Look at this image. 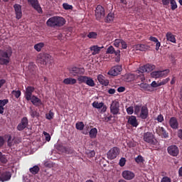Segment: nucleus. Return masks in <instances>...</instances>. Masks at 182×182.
Segmentation results:
<instances>
[{
    "label": "nucleus",
    "mask_w": 182,
    "mask_h": 182,
    "mask_svg": "<svg viewBox=\"0 0 182 182\" xmlns=\"http://www.w3.org/2000/svg\"><path fill=\"white\" fill-rule=\"evenodd\" d=\"M139 87H141V90L144 92H154V88L151 87L150 85L144 82H141V84L138 85Z\"/></svg>",
    "instance_id": "23"
},
{
    "label": "nucleus",
    "mask_w": 182,
    "mask_h": 182,
    "mask_svg": "<svg viewBox=\"0 0 182 182\" xmlns=\"http://www.w3.org/2000/svg\"><path fill=\"white\" fill-rule=\"evenodd\" d=\"M167 151L170 156L172 157H177L180 153L178 147L176 145H171L167 148Z\"/></svg>",
    "instance_id": "13"
},
{
    "label": "nucleus",
    "mask_w": 182,
    "mask_h": 182,
    "mask_svg": "<svg viewBox=\"0 0 182 182\" xmlns=\"http://www.w3.org/2000/svg\"><path fill=\"white\" fill-rule=\"evenodd\" d=\"M77 80L75 78L68 77L63 80V83L64 85H75L77 83Z\"/></svg>",
    "instance_id": "31"
},
{
    "label": "nucleus",
    "mask_w": 182,
    "mask_h": 182,
    "mask_svg": "<svg viewBox=\"0 0 182 182\" xmlns=\"http://www.w3.org/2000/svg\"><path fill=\"white\" fill-rule=\"evenodd\" d=\"M156 69V65L152 64H146L139 68V72H140V75H137L136 77L141 82H144L146 78L144 77V75L143 73H149Z\"/></svg>",
    "instance_id": "4"
},
{
    "label": "nucleus",
    "mask_w": 182,
    "mask_h": 182,
    "mask_svg": "<svg viewBox=\"0 0 182 182\" xmlns=\"http://www.w3.org/2000/svg\"><path fill=\"white\" fill-rule=\"evenodd\" d=\"M41 168H39V166L36 165L29 168L30 173H31V174H33V175L38 174Z\"/></svg>",
    "instance_id": "33"
},
{
    "label": "nucleus",
    "mask_w": 182,
    "mask_h": 182,
    "mask_svg": "<svg viewBox=\"0 0 182 182\" xmlns=\"http://www.w3.org/2000/svg\"><path fill=\"white\" fill-rule=\"evenodd\" d=\"M161 182H171V178L168 176H164L161 178Z\"/></svg>",
    "instance_id": "55"
},
{
    "label": "nucleus",
    "mask_w": 182,
    "mask_h": 182,
    "mask_svg": "<svg viewBox=\"0 0 182 182\" xmlns=\"http://www.w3.org/2000/svg\"><path fill=\"white\" fill-rule=\"evenodd\" d=\"M122 177L125 178V180H133V178H134V173L130 171H124L122 172Z\"/></svg>",
    "instance_id": "25"
},
{
    "label": "nucleus",
    "mask_w": 182,
    "mask_h": 182,
    "mask_svg": "<svg viewBox=\"0 0 182 182\" xmlns=\"http://www.w3.org/2000/svg\"><path fill=\"white\" fill-rule=\"evenodd\" d=\"M122 39H115L114 41V46L116 48H119L120 46V44L122 43Z\"/></svg>",
    "instance_id": "51"
},
{
    "label": "nucleus",
    "mask_w": 182,
    "mask_h": 182,
    "mask_svg": "<svg viewBox=\"0 0 182 182\" xmlns=\"http://www.w3.org/2000/svg\"><path fill=\"white\" fill-rule=\"evenodd\" d=\"M90 139H96V137H97V129L92 128L90 129Z\"/></svg>",
    "instance_id": "32"
},
{
    "label": "nucleus",
    "mask_w": 182,
    "mask_h": 182,
    "mask_svg": "<svg viewBox=\"0 0 182 182\" xmlns=\"http://www.w3.org/2000/svg\"><path fill=\"white\" fill-rule=\"evenodd\" d=\"M114 20V14L113 13H109L105 19V22L110 23V22H113Z\"/></svg>",
    "instance_id": "37"
},
{
    "label": "nucleus",
    "mask_w": 182,
    "mask_h": 182,
    "mask_svg": "<svg viewBox=\"0 0 182 182\" xmlns=\"http://www.w3.org/2000/svg\"><path fill=\"white\" fill-rule=\"evenodd\" d=\"M4 144H5V139L4 136H0V149L1 147H4Z\"/></svg>",
    "instance_id": "59"
},
{
    "label": "nucleus",
    "mask_w": 182,
    "mask_h": 182,
    "mask_svg": "<svg viewBox=\"0 0 182 182\" xmlns=\"http://www.w3.org/2000/svg\"><path fill=\"white\" fill-rule=\"evenodd\" d=\"M149 41H151V42H154L156 43L159 41V39H157V38L156 37L151 36L149 37Z\"/></svg>",
    "instance_id": "61"
},
{
    "label": "nucleus",
    "mask_w": 182,
    "mask_h": 182,
    "mask_svg": "<svg viewBox=\"0 0 182 182\" xmlns=\"http://www.w3.org/2000/svg\"><path fill=\"white\" fill-rule=\"evenodd\" d=\"M149 85L152 87V89H154V87H159V85H157V82L156 81H153Z\"/></svg>",
    "instance_id": "62"
},
{
    "label": "nucleus",
    "mask_w": 182,
    "mask_h": 182,
    "mask_svg": "<svg viewBox=\"0 0 182 182\" xmlns=\"http://www.w3.org/2000/svg\"><path fill=\"white\" fill-rule=\"evenodd\" d=\"M169 126H171V129H178V121L177 120V118L174 117H171L169 119Z\"/></svg>",
    "instance_id": "26"
},
{
    "label": "nucleus",
    "mask_w": 182,
    "mask_h": 182,
    "mask_svg": "<svg viewBox=\"0 0 182 182\" xmlns=\"http://www.w3.org/2000/svg\"><path fill=\"white\" fill-rule=\"evenodd\" d=\"M33 92H35V87L27 86L24 92V97L27 102H31L33 106L39 107V106H42L43 105V102H42V100L36 95H33Z\"/></svg>",
    "instance_id": "1"
},
{
    "label": "nucleus",
    "mask_w": 182,
    "mask_h": 182,
    "mask_svg": "<svg viewBox=\"0 0 182 182\" xmlns=\"http://www.w3.org/2000/svg\"><path fill=\"white\" fill-rule=\"evenodd\" d=\"M13 143L14 142L12 141V136H9L7 141V146H9V147H12Z\"/></svg>",
    "instance_id": "54"
},
{
    "label": "nucleus",
    "mask_w": 182,
    "mask_h": 182,
    "mask_svg": "<svg viewBox=\"0 0 182 182\" xmlns=\"http://www.w3.org/2000/svg\"><path fill=\"white\" fill-rule=\"evenodd\" d=\"M135 161L137 163V164L144 163V158L141 155H139L136 158H135Z\"/></svg>",
    "instance_id": "45"
},
{
    "label": "nucleus",
    "mask_w": 182,
    "mask_h": 182,
    "mask_svg": "<svg viewBox=\"0 0 182 182\" xmlns=\"http://www.w3.org/2000/svg\"><path fill=\"white\" fill-rule=\"evenodd\" d=\"M11 94L15 96L16 99H19V97H21V95H22V92H21V90H13Z\"/></svg>",
    "instance_id": "44"
},
{
    "label": "nucleus",
    "mask_w": 182,
    "mask_h": 182,
    "mask_svg": "<svg viewBox=\"0 0 182 182\" xmlns=\"http://www.w3.org/2000/svg\"><path fill=\"white\" fill-rule=\"evenodd\" d=\"M110 113L114 115L120 114V103L119 101L114 100L110 105Z\"/></svg>",
    "instance_id": "7"
},
{
    "label": "nucleus",
    "mask_w": 182,
    "mask_h": 182,
    "mask_svg": "<svg viewBox=\"0 0 182 182\" xmlns=\"http://www.w3.org/2000/svg\"><path fill=\"white\" fill-rule=\"evenodd\" d=\"M87 78V76L79 75L77 77V80L78 82H80V83H86Z\"/></svg>",
    "instance_id": "41"
},
{
    "label": "nucleus",
    "mask_w": 182,
    "mask_h": 182,
    "mask_svg": "<svg viewBox=\"0 0 182 182\" xmlns=\"http://www.w3.org/2000/svg\"><path fill=\"white\" fill-rule=\"evenodd\" d=\"M127 119H128V124H130L132 127H137L139 126V122H137L136 116H129Z\"/></svg>",
    "instance_id": "21"
},
{
    "label": "nucleus",
    "mask_w": 182,
    "mask_h": 182,
    "mask_svg": "<svg viewBox=\"0 0 182 182\" xmlns=\"http://www.w3.org/2000/svg\"><path fill=\"white\" fill-rule=\"evenodd\" d=\"M124 90H126L124 87H119L117 88V92H119V93H122V92H124Z\"/></svg>",
    "instance_id": "63"
},
{
    "label": "nucleus",
    "mask_w": 182,
    "mask_h": 182,
    "mask_svg": "<svg viewBox=\"0 0 182 182\" xmlns=\"http://www.w3.org/2000/svg\"><path fill=\"white\" fill-rule=\"evenodd\" d=\"M57 149L63 151V153H65L66 154H73L75 151L73 149L70 148H66L60 144H58L57 146Z\"/></svg>",
    "instance_id": "24"
},
{
    "label": "nucleus",
    "mask_w": 182,
    "mask_h": 182,
    "mask_svg": "<svg viewBox=\"0 0 182 182\" xmlns=\"http://www.w3.org/2000/svg\"><path fill=\"white\" fill-rule=\"evenodd\" d=\"M106 53H109L110 55H113V53H114L115 56H117L115 61L120 62V50H116L113 46H110L107 49Z\"/></svg>",
    "instance_id": "16"
},
{
    "label": "nucleus",
    "mask_w": 182,
    "mask_h": 182,
    "mask_svg": "<svg viewBox=\"0 0 182 182\" xmlns=\"http://www.w3.org/2000/svg\"><path fill=\"white\" fill-rule=\"evenodd\" d=\"M63 8H64V9H65L66 11H69V10L73 9V5H70L68 3H64L63 4Z\"/></svg>",
    "instance_id": "47"
},
{
    "label": "nucleus",
    "mask_w": 182,
    "mask_h": 182,
    "mask_svg": "<svg viewBox=\"0 0 182 182\" xmlns=\"http://www.w3.org/2000/svg\"><path fill=\"white\" fill-rule=\"evenodd\" d=\"M0 161L3 164H6V163H8V159H6V156L5 155H1L0 158Z\"/></svg>",
    "instance_id": "50"
},
{
    "label": "nucleus",
    "mask_w": 182,
    "mask_h": 182,
    "mask_svg": "<svg viewBox=\"0 0 182 182\" xmlns=\"http://www.w3.org/2000/svg\"><path fill=\"white\" fill-rule=\"evenodd\" d=\"M156 133L159 134V136H162L164 139H168V133L164 129L163 127H156Z\"/></svg>",
    "instance_id": "22"
},
{
    "label": "nucleus",
    "mask_w": 182,
    "mask_h": 182,
    "mask_svg": "<svg viewBox=\"0 0 182 182\" xmlns=\"http://www.w3.org/2000/svg\"><path fill=\"white\" fill-rule=\"evenodd\" d=\"M11 177H12L11 172L0 169V181H8L11 180Z\"/></svg>",
    "instance_id": "15"
},
{
    "label": "nucleus",
    "mask_w": 182,
    "mask_h": 182,
    "mask_svg": "<svg viewBox=\"0 0 182 182\" xmlns=\"http://www.w3.org/2000/svg\"><path fill=\"white\" fill-rule=\"evenodd\" d=\"M70 75L72 76H81V75H84L85 73V68H79L77 67H73L69 70Z\"/></svg>",
    "instance_id": "11"
},
{
    "label": "nucleus",
    "mask_w": 182,
    "mask_h": 182,
    "mask_svg": "<svg viewBox=\"0 0 182 182\" xmlns=\"http://www.w3.org/2000/svg\"><path fill=\"white\" fill-rule=\"evenodd\" d=\"M28 124H29V120L28 119V117H23L21 120V122L17 126V130H18V132H22V130H25V129L28 127Z\"/></svg>",
    "instance_id": "14"
},
{
    "label": "nucleus",
    "mask_w": 182,
    "mask_h": 182,
    "mask_svg": "<svg viewBox=\"0 0 182 182\" xmlns=\"http://www.w3.org/2000/svg\"><path fill=\"white\" fill-rule=\"evenodd\" d=\"M169 4H171V9L172 11H176V9H177V3L176 2V0H171Z\"/></svg>",
    "instance_id": "46"
},
{
    "label": "nucleus",
    "mask_w": 182,
    "mask_h": 182,
    "mask_svg": "<svg viewBox=\"0 0 182 182\" xmlns=\"http://www.w3.org/2000/svg\"><path fill=\"white\" fill-rule=\"evenodd\" d=\"M12 48L9 47L5 50H0V65H8L11 62Z\"/></svg>",
    "instance_id": "3"
},
{
    "label": "nucleus",
    "mask_w": 182,
    "mask_h": 182,
    "mask_svg": "<svg viewBox=\"0 0 182 182\" xmlns=\"http://www.w3.org/2000/svg\"><path fill=\"white\" fill-rule=\"evenodd\" d=\"M86 154L87 157H89L90 159H92L95 157V156H96V152L95 151V150H92V151L88 150L86 151Z\"/></svg>",
    "instance_id": "43"
},
{
    "label": "nucleus",
    "mask_w": 182,
    "mask_h": 182,
    "mask_svg": "<svg viewBox=\"0 0 182 182\" xmlns=\"http://www.w3.org/2000/svg\"><path fill=\"white\" fill-rule=\"evenodd\" d=\"M166 40L172 43H176V36H174L171 32H168L166 34Z\"/></svg>",
    "instance_id": "29"
},
{
    "label": "nucleus",
    "mask_w": 182,
    "mask_h": 182,
    "mask_svg": "<svg viewBox=\"0 0 182 182\" xmlns=\"http://www.w3.org/2000/svg\"><path fill=\"white\" fill-rule=\"evenodd\" d=\"M65 23H66V20L60 16H53L46 21L47 26H50V28H60Z\"/></svg>",
    "instance_id": "2"
},
{
    "label": "nucleus",
    "mask_w": 182,
    "mask_h": 182,
    "mask_svg": "<svg viewBox=\"0 0 182 182\" xmlns=\"http://www.w3.org/2000/svg\"><path fill=\"white\" fill-rule=\"evenodd\" d=\"M9 103V100H0V114H4V112L5 111V108L4 107L6 105Z\"/></svg>",
    "instance_id": "28"
},
{
    "label": "nucleus",
    "mask_w": 182,
    "mask_h": 182,
    "mask_svg": "<svg viewBox=\"0 0 182 182\" xmlns=\"http://www.w3.org/2000/svg\"><path fill=\"white\" fill-rule=\"evenodd\" d=\"M136 48L138 50L144 51V50H146L147 46L144 44H138L136 45Z\"/></svg>",
    "instance_id": "42"
},
{
    "label": "nucleus",
    "mask_w": 182,
    "mask_h": 182,
    "mask_svg": "<svg viewBox=\"0 0 182 182\" xmlns=\"http://www.w3.org/2000/svg\"><path fill=\"white\" fill-rule=\"evenodd\" d=\"M126 158H121L119 162V165L120 166V167H124V166L126 165Z\"/></svg>",
    "instance_id": "49"
},
{
    "label": "nucleus",
    "mask_w": 182,
    "mask_h": 182,
    "mask_svg": "<svg viewBox=\"0 0 182 182\" xmlns=\"http://www.w3.org/2000/svg\"><path fill=\"white\" fill-rule=\"evenodd\" d=\"M28 69H29V70H35V69H36V65H34L33 63H30L29 65H28Z\"/></svg>",
    "instance_id": "58"
},
{
    "label": "nucleus",
    "mask_w": 182,
    "mask_h": 182,
    "mask_svg": "<svg viewBox=\"0 0 182 182\" xmlns=\"http://www.w3.org/2000/svg\"><path fill=\"white\" fill-rule=\"evenodd\" d=\"M92 107H94L95 109H102L101 113H105L106 112V110H107V106L105 105V103L103 102H94L92 103Z\"/></svg>",
    "instance_id": "20"
},
{
    "label": "nucleus",
    "mask_w": 182,
    "mask_h": 182,
    "mask_svg": "<svg viewBox=\"0 0 182 182\" xmlns=\"http://www.w3.org/2000/svg\"><path fill=\"white\" fill-rule=\"evenodd\" d=\"M43 134L46 136V141H50V135L46 132H43Z\"/></svg>",
    "instance_id": "53"
},
{
    "label": "nucleus",
    "mask_w": 182,
    "mask_h": 182,
    "mask_svg": "<svg viewBox=\"0 0 182 182\" xmlns=\"http://www.w3.org/2000/svg\"><path fill=\"white\" fill-rule=\"evenodd\" d=\"M16 18L19 20L22 18V6L20 4H16L14 5Z\"/></svg>",
    "instance_id": "19"
},
{
    "label": "nucleus",
    "mask_w": 182,
    "mask_h": 182,
    "mask_svg": "<svg viewBox=\"0 0 182 182\" xmlns=\"http://www.w3.org/2000/svg\"><path fill=\"white\" fill-rule=\"evenodd\" d=\"M169 73H170V70L166 69L164 70L154 71L151 73V76L154 79H159V77H166V76L168 75Z\"/></svg>",
    "instance_id": "6"
},
{
    "label": "nucleus",
    "mask_w": 182,
    "mask_h": 182,
    "mask_svg": "<svg viewBox=\"0 0 182 182\" xmlns=\"http://www.w3.org/2000/svg\"><path fill=\"white\" fill-rule=\"evenodd\" d=\"M95 17L97 21H100L102 18H105V8L103 6L98 5L95 9Z\"/></svg>",
    "instance_id": "12"
},
{
    "label": "nucleus",
    "mask_w": 182,
    "mask_h": 182,
    "mask_svg": "<svg viewBox=\"0 0 182 182\" xmlns=\"http://www.w3.org/2000/svg\"><path fill=\"white\" fill-rule=\"evenodd\" d=\"M28 4L31 5L32 8L37 11L39 14L42 12V8L41 7V4H39V1L38 0H27Z\"/></svg>",
    "instance_id": "17"
},
{
    "label": "nucleus",
    "mask_w": 182,
    "mask_h": 182,
    "mask_svg": "<svg viewBox=\"0 0 182 182\" xmlns=\"http://www.w3.org/2000/svg\"><path fill=\"white\" fill-rule=\"evenodd\" d=\"M30 115L33 119H35V117H39V112L30 107Z\"/></svg>",
    "instance_id": "35"
},
{
    "label": "nucleus",
    "mask_w": 182,
    "mask_h": 182,
    "mask_svg": "<svg viewBox=\"0 0 182 182\" xmlns=\"http://www.w3.org/2000/svg\"><path fill=\"white\" fill-rule=\"evenodd\" d=\"M142 107H143V106H141V105H135L134 109V114L139 115L140 112H141Z\"/></svg>",
    "instance_id": "39"
},
{
    "label": "nucleus",
    "mask_w": 182,
    "mask_h": 182,
    "mask_svg": "<svg viewBox=\"0 0 182 182\" xmlns=\"http://www.w3.org/2000/svg\"><path fill=\"white\" fill-rule=\"evenodd\" d=\"M178 137H179V139H181V140H182V129H179L178 131Z\"/></svg>",
    "instance_id": "64"
},
{
    "label": "nucleus",
    "mask_w": 182,
    "mask_h": 182,
    "mask_svg": "<svg viewBox=\"0 0 182 182\" xmlns=\"http://www.w3.org/2000/svg\"><path fill=\"white\" fill-rule=\"evenodd\" d=\"M171 0H162V4L164 6H167L170 4Z\"/></svg>",
    "instance_id": "60"
},
{
    "label": "nucleus",
    "mask_w": 182,
    "mask_h": 182,
    "mask_svg": "<svg viewBox=\"0 0 182 182\" xmlns=\"http://www.w3.org/2000/svg\"><path fill=\"white\" fill-rule=\"evenodd\" d=\"M85 84H87V86H90V87H94V86L96 85V84L95 83V80H93V79L90 77H88L87 81L85 82Z\"/></svg>",
    "instance_id": "34"
},
{
    "label": "nucleus",
    "mask_w": 182,
    "mask_h": 182,
    "mask_svg": "<svg viewBox=\"0 0 182 182\" xmlns=\"http://www.w3.org/2000/svg\"><path fill=\"white\" fill-rule=\"evenodd\" d=\"M53 116H55L53 112L49 111V113L46 114V118L48 120H52V119H53Z\"/></svg>",
    "instance_id": "48"
},
{
    "label": "nucleus",
    "mask_w": 182,
    "mask_h": 182,
    "mask_svg": "<svg viewBox=\"0 0 182 182\" xmlns=\"http://www.w3.org/2000/svg\"><path fill=\"white\" fill-rule=\"evenodd\" d=\"M52 60H53V58H52L51 55L48 53L40 54L37 57V62L41 63V65L52 63Z\"/></svg>",
    "instance_id": "5"
},
{
    "label": "nucleus",
    "mask_w": 182,
    "mask_h": 182,
    "mask_svg": "<svg viewBox=\"0 0 182 182\" xmlns=\"http://www.w3.org/2000/svg\"><path fill=\"white\" fill-rule=\"evenodd\" d=\"M156 120H158V122H159V123H161L162 122H164V117H163L162 114H159L157 117Z\"/></svg>",
    "instance_id": "57"
},
{
    "label": "nucleus",
    "mask_w": 182,
    "mask_h": 182,
    "mask_svg": "<svg viewBox=\"0 0 182 182\" xmlns=\"http://www.w3.org/2000/svg\"><path fill=\"white\" fill-rule=\"evenodd\" d=\"M97 80L100 85H102V86H109V81L108 80L105 79V76L103 75L100 74L97 75Z\"/></svg>",
    "instance_id": "27"
},
{
    "label": "nucleus",
    "mask_w": 182,
    "mask_h": 182,
    "mask_svg": "<svg viewBox=\"0 0 182 182\" xmlns=\"http://www.w3.org/2000/svg\"><path fill=\"white\" fill-rule=\"evenodd\" d=\"M138 115L140 119H142V120H146V119L149 117V109L147 108V106H142L141 112Z\"/></svg>",
    "instance_id": "18"
},
{
    "label": "nucleus",
    "mask_w": 182,
    "mask_h": 182,
    "mask_svg": "<svg viewBox=\"0 0 182 182\" xmlns=\"http://www.w3.org/2000/svg\"><path fill=\"white\" fill-rule=\"evenodd\" d=\"M127 114H133L134 113V108L133 107H129L127 108Z\"/></svg>",
    "instance_id": "52"
},
{
    "label": "nucleus",
    "mask_w": 182,
    "mask_h": 182,
    "mask_svg": "<svg viewBox=\"0 0 182 182\" xmlns=\"http://www.w3.org/2000/svg\"><path fill=\"white\" fill-rule=\"evenodd\" d=\"M103 47H99L98 46H92L90 48V50H91L92 55H99L100 53V50Z\"/></svg>",
    "instance_id": "30"
},
{
    "label": "nucleus",
    "mask_w": 182,
    "mask_h": 182,
    "mask_svg": "<svg viewBox=\"0 0 182 182\" xmlns=\"http://www.w3.org/2000/svg\"><path fill=\"white\" fill-rule=\"evenodd\" d=\"M143 140L149 144L156 145V139H154V134L152 132H145L143 135Z\"/></svg>",
    "instance_id": "8"
},
{
    "label": "nucleus",
    "mask_w": 182,
    "mask_h": 182,
    "mask_svg": "<svg viewBox=\"0 0 182 182\" xmlns=\"http://www.w3.org/2000/svg\"><path fill=\"white\" fill-rule=\"evenodd\" d=\"M119 154H120V149L117 146H114L107 152V156L109 160H114Z\"/></svg>",
    "instance_id": "9"
},
{
    "label": "nucleus",
    "mask_w": 182,
    "mask_h": 182,
    "mask_svg": "<svg viewBox=\"0 0 182 182\" xmlns=\"http://www.w3.org/2000/svg\"><path fill=\"white\" fill-rule=\"evenodd\" d=\"M75 127L77 130H83V129H85V124H83V122H77Z\"/></svg>",
    "instance_id": "40"
},
{
    "label": "nucleus",
    "mask_w": 182,
    "mask_h": 182,
    "mask_svg": "<svg viewBox=\"0 0 182 182\" xmlns=\"http://www.w3.org/2000/svg\"><path fill=\"white\" fill-rule=\"evenodd\" d=\"M43 46H45V43H38L34 45V49L37 52H41V50H42V48H43Z\"/></svg>",
    "instance_id": "36"
},
{
    "label": "nucleus",
    "mask_w": 182,
    "mask_h": 182,
    "mask_svg": "<svg viewBox=\"0 0 182 182\" xmlns=\"http://www.w3.org/2000/svg\"><path fill=\"white\" fill-rule=\"evenodd\" d=\"M87 36L89 38V39H97V33L91 31L87 34Z\"/></svg>",
    "instance_id": "38"
},
{
    "label": "nucleus",
    "mask_w": 182,
    "mask_h": 182,
    "mask_svg": "<svg viewBox=\"0 0 182 182\" xmlns=\"http://www.w3.org/2000/svg\"><path fill=\"white\" fill-rule=\"evenodd\" d=\"M121 45H122V49H127V43H126L124 40L121 41Z\"/></svg>",
    "instance_id": "56"
},
{
    "label": "nucleus",
    "mask_w": 182,
    "mask_h": 182,
    "mask_svg": "<svg viewBox=\"0 0 182 182\" xmlns=\"http://www.w3.org/2000/svg\"><path fill=\"white\" fill-rule=\"evenodd\" d=\"M122 70H123L122 65H114V67H112L111 69L108 71L107 75L109 76H119Z\"/></svg>",
    "instance_id": "10"
}]
</instances>
